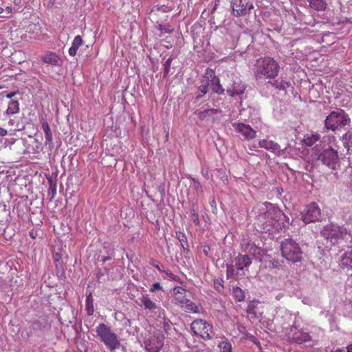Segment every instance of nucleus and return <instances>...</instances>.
Listing matches in <instances>:
<instances>
[{"label":"nucleus","mask_w":352,"mask_h":352,"mask_svg":"<svg viewBox=\"0 0 352 352\" xmlns=\"http://www.w3.org/2000/svg\"><path fill=\"white\" fill-rule=\"evenodd\" d=\"M252 213L256 216L254 225L262 233L272 234L282 226L285 227V223H289V217L268 202L258 204L254 208Z\"/></svg>","instance_id":"1"},{"label":"nucleus","mask_w":352,"mask_h":352,"mask_svg":"<svg viewBox=\"0 0 352 352\" xmlns=\"http://www.w3.org/2000/svg\"><path fill=\"white\" fill-rule=\"evenodd\" d=\"M321 236L331 245H337L341 240L351 242L352 236L344 226L330 223L324 226L320 231Z\"/></svg>","instance_id":"2"},{"label":"nucleus","mask_w":352,"mask_h":352,"mask_svg":"<svg viewBox=\"0 0 352 352\" xmlns=\"http://www.w3.org/2000/svg\"><path fill=\"white\" fill-rule=\"evenodd\" d=\"M279 65L272 58L265 57L257 60L254 75L256 79L263 76L267 78H274L279 72Z\"/></svg>","instance_id":"3"},{"label":"nucleus","mask_w":352,"mask_h":352,"mask_svg":"<svg viewBox=\"0 0 352 352\" xmlns=\"http://www.w3.org/2000/svg\"><path fill=\"white\" fill-rule=\"evenodd\" d=\"M96 333L100 341L110 351H113L120 346L118 336L111 330L110 327L104 323H100L96 327Z\"/></svg>","instance_id":"4"},{"label":"nucleus","mask_w":352,"mask_h":352,"mask_svg":"<svg viewBox=\"0 0 352 352\" xmlns=\"http://www.w3.org/2000/svg\"><path fill=\"white\" fill-rule=\"evenodd\" d=\"M351 122L349 115L342 109L332 111L324 120V127L331 131L340 130Z\"/></svg>","instance_id":"5"},{"label":"nucleus","mask_w":352,"mask_h":352,"mask_svg":"<svg viewBox=\"0 0 352 352\" xmlns=\"http://www.w3.org/2000/svg\"><path fill=\"white\" fill-rule=\"evenodd\" d=\"M282 256L287 261L292 263L300 262L302 258V251L294 239L289 238L283 240L280 243Z\"/></svg>","instance_id":"6"},{"label":"nucleus","mask_w":352,"mask_h":352,"mask_svg":"<svg viewBox=\"0 0 352 352\" xmlns=\"http://www.w3.org/2000/svg\"><path fill=\"white\" fill-rule=\"evenodd\" d=\"M317 160L332 173L337 172L340 168V160L337 150L331 146L324 148L317 157Z\"/></svg>","instance_id":"7"},{"label":"nucleus","mask_w":352,"mask_h":352,"mask_svg":"<svg viewBox=\"0 0 352 352\" xmlns=\"http://www.w3.org/2000/svg\"><path fill=\"white\" fill-rule=\"evenodd\" d=\"M231 7L232 14L236 17L246 16L254 8L253 3L250 0H232Z\"/></svg>","instance_id":"8"},{"label":"nucleus","mask_w":352,"mask_h":352,"mask_svg":"<svg viewBox=\"0 0 352 352\" xmlns=\"http://www.w3.org/2000/svg\"><path fill=\"white\" fill-rule=\"evenodd\" d=\"M233 75H227V78L223 85L226 87V91L229 96H240L244 93L245 87L241 80H233Z\"/></svg>","instance_id":"9"},{"label":"nucleus","mask_w":352,"mask_h":352,"mask_svg":"<svg viewBox=\"0 0 352 352\" xmlns=\"http://www.w3.org/2000/svg\"><path fill=\"white\" fill-rule=\"evenodd\" d=\"M321 217L320 209L315 202L308 205L304 212L301 213V219L305 224L319 221Z\"/></svg>","instance_id":"10"},{"label":"nucleus","mask_w":352,"mask_h":352,"mask_svg":"<svg viewBox=\"0 0 352 352\" xmlns=\"http://www.w3.org/2000/svg\"><path fill=\"white\" fill-rule=\"evenodd\" d=\"M164 336L160 333L149 335L144 340L145 349L148 352H159L164 346Z\"/></svg>","instance_id":"11"},{"label":"nucleus","mask_w":352,"mask_h":352,"mask_svg":"<svg viewBox=\"0 0 352 352\" xmlns=\"http://www.w3.org/2000/svg\"><path fill=\"white\" fill-rule=\"evenodd\" d=\"M232 126L246 140H252L256 137V131L248 124L242 122H233Z\"/></svg>","instance_id":"12"},{"label":"nucleus","mask_w":352,"mask_h":352,"mask_svg":"<svg viewBox=\"0 0 352 352\" xmlns=\"http://www.w3.org/2000/svg\"><path fill=\"white\" fill-rule=\"evenodd\" d=\"M138 305L144 309L148 310L151 313L157 314L160 310V307L153 300H152L148 295L144 294L138 298Z\"/></svg>","instance_id":"13"},{"label":"nucleus","mask_w":352,"mask_h":352,"mask_svg":"<svg viewBox=\"0 0 352 352\" xmlns=\"http://www.w3.org/2000/svg\"><path fill=\"white\" fill-rule=\"evenodd\" d=\"M209 327V324L202 320H195L190 324V329L195 334H201L202 331H204V333L207 334V338L211 339L212 337L207 333Z\"/></svg>","instance_id":"14"},{"label":"nucleus","mask_w":352,"mask_h":352,"mask_svg":"<svg viewBox=\"0 0 352 352\" xmlns=\"http://www.w3.org/2000/svg\"><path fill=\"white\" fill-rule=\"evenodd\" d=\"M339 265L346 271H352V249L348 250L341 254L339 258Z\"/></svg>","instance_id":"15"},{"label":"nucleus","mask_w":352,"mask_h":352,"mask_svg":"<svg viewBox=\"0 0 352 352\" xmlns=\"http://www.w3.org/2000/svg\"><path fill=\"white\" fill-rule=\"evenodd\" d=\"M210 85V78L208 76V71L206 73L202 80L200 81V85L198 87V93L195 97V102H197L208 91Z\"/></svg>","instance_id":"16"},{"label":"nucleus","mask_w":352,"mask_h":352,"mask_svg":"<svg viewBox=\"0 0 352 352\" xmlns=\"http://www.w3.org/2000/svg\"><path fill=\"white\" fill-rule=\"evenodd\" d=\"M252 263V259L249 255L239 254L234 258V266L238 270L242 271L248 268Z\"/></svg>","instance_id":"17"},{"label":"nucleus","mask_w":352,"mask_h":352,"mask_svg":"<svg viewBox=\"0 0 352 352\" xmlns=\"http://www.w3.org/2000/svg\"><path fill=\"white\" fill-rule=\"evenodd\" d=\"M258 145L261 148H265L266 150L273 152L277 155H280L282 151L280 145L272 140H261L259 141Z\"/></svg>","instance_id":"18"},{"label":"nucleus","mask_w":352,"mask_h":352,"mask_svg":"<svg viewBox=\"0 0 352 352\" xmlns=\"http://www.w3.org/2000/svg\"><path fill=\"white\" fill-rule=\"evenodd\" d=\"M246 248L250 254L260 261H261L262 257L265 254V250L254 243H248Z\"/></svg>","instance_id":"19"},{"label":"nucleus","mask_w":352,"mask_h":352,"mask_svg":"<svg viewBox=\"0 0 352 352\" xmlns=\"http://www.w3.org/2000/svg\"><path fill=\"white\" fill-rule=\"evenodd\" d=\"M212 78L210 80V82H211V88L214 92L218 94L219 95L223 94L225 91H226V88L224 89L223 85L220 84L219 78L214 75V73L211 72L210 74L209 78Z\"/></svg>","instance_id":"20"},{"label":"nucleus","mask_w":352,"mask_h":352,"mask_svg":"<svg viewBox=\"0 0 352 352\" xmlns=\"http://www.w3.org/2000/svg\"><path fill=\"white\" fill-rule=\"evenodd\" d=\"M290 340L292 342L302 344L305 342H309L311 340V336L307 332L299 331L292 333Z\"/></svg>","instance_id":"21"},{"label":"nucleus","mask_w":352,"mask_h":352,"mask_svg":"<svg viewBox=\"0 0 352 352\" xmlns=\"http://www.w3.org/2000/svg\"><path fill=\"white\" fill-rule=\"evenodd\" d=\"M41 60L52 65H58L60 61L59 56L52 52H47L41 57Z\"/></svg>","instance_id":"22"},{"label":"nucleus","mask_w":352,"mask_h":352,"mask_svg":"<svg viewBox=\"0 0 352 352\" xmlns=\"http://www.w3.org/2000/svg\"><path fill=\"white\" fill-rule=\"evenodd\" d=\"M268 83L271 84L276 89L280 91H286V89L290 86V82L282 78H278L273 81H269Z\"/></svg>","instance_id":"23"},{"label":"nucleus","mask_w":352,"mask_h":352,"mask_svg":"<svg viewBox=\"0 0 352 352\" xmlns=\"http://www.w3.org/2000/svg\"><path fill=\"white\" fill-rule=\"evenodd\" d=\"M217 347L220 352H232V344L225 336L220 338Z\"/></svg>","instance_id":"24"},{"label":"nucleus","mask_w":352,"mask_h":352,"mask_svg":"<svg viewBox=\"0 0 352 352\" xmlns=\"http://www.w3.org/2000/svg\"><path fill=\"white\" fill-rule=\"evenodd\" d=\"M41 126L45 133V144L52 145L53 138L48 122L46 120L43 121L42 122Z\"/></svg>","instance_id":"25"},{"label":"nucleus","mask_w":352,"mask_h":352,"mask_svg":"<svg viewBox=\"0 0 352 352\" xmlns=\"http://www.w3.org/2000/svg\"><path fill=\"white\" fill-rule=\"evenodd\" d=\"M82 44V38L80 35L74 37L71 47L69 49V54L71 56H74L76 54L77 50L79 47Z\"/></svg>","instance_id":"26"},{"label":"nucleus","mask_w":352,"mask_h":352,"mask_svg":"<svg viewBox=\"0 0 352 352\" xmlns=\"http://www.w3.org/2000/svg\"><path fill=\"white\" fill-rule=\"evenodd\" d=\"M309 6L317 11H324L327 8V3L324 0H307Z\"/></svg>","instance_id":"27"},{"label":"nucleus","mask_w":352,"mask_h":352,"mask_svg":"<svg viewBox=\"0 0 352 352\" xmlns=\"http://www.w3.org/2000/svg\"><path fill=\"white\" fill-rule=\"evenodd\" d=\"M19 102L17 100H12L9 102L5 115L11 116L19 112Z\"/></svg>","instance_id":"28"},{"label":"nucleus","mask_w":352,"mask_h":352,"mask_svg":"<svg viewBox=\"0 0 352 352\" xmlns=\"http://www.w3.org/2000/svg\"><path fill=\"white\" fill-rule=\"evenodd\" d=\"M218 111V109H208L204 111H196L195 113L197 115L200 120H204L207 117H211L213 115L217 113Z\"/></svg>","instance_id":"29"},{"label":"nucleus","mask_w":352,"mask_h":352,"mask_svg":"<svg viewBox=\"0 0 352 352\" xmlns=\"http://www.w3.org/2000/svg\"><path fill=\"white\" fill-rule=\"evenodd\" d=\"M343 146L348 151L352 150V132L348 131L342 136Z\"/></svg>","instance_id":"30"},{"label":"nucleus","mask_w":352,"mask_h":352,"mask_svg":"<svg viewBox=\"0 0 352 352\" xmlns=\"http://www.w3.org/2000/svg\"><path fill=\"white\" fill-rule=\"evenodd\" d=\"M173 293L175 295V298L180 302H184L186 299L184 298L186 289L182 287L177 286L173 288Z\"/></svg>","instance_id":"31"},{"label":"nucleus","mask_w":352,"mask_h":352,"mask_svg":"<svg viewBox=\"0 0 352 352\" xmlns=\"http://www.w3.org/2000/svg\"><path fill=\"white\" fill-rule=\"evenodd\" d=\"M257 305L258 302L256 301H250L248 302L247 308L245 309L246 312L250 315L252 316V318H258V316L257 315Z\"/></svg>","instance_id":"32"},{"label":"nucleus","mask_w":352,"mask_h":352,"mask_svg":"<svg viewBox=\"0 0 352 352\" xmlns=\"http://www.w3.org/2000/svg\"><path fill=\"white\" fill-rule=\"evenodd\" d=\"M320 138V135L318 133H315L305 136L303 141L307 146H311L319 141Z\"/></svg>","instance_id":"33"},{"label":"nucleus","mask_w":352,"mask_h":352,"mask_svg":"<svg viewBox=\"0 0 352 352\" xmlns=\"http://www.w3.org/2000/svg\"><path fill=\"white\" fill-rule=\"evenodd\" d=\"M233 297L238 302H242L245 300V294L243 291L239 287H233Z\"/></svg>","instance_id":"34"},{"label":"nucleus","mask_w":352,"mask_h":352,"mask_svg":"<svg viewBox=\"0 0 352 352\" xmlns=\"http://www.w3.org/2000/svg\"><path fill=\"white\" fill-rule=\"evenodd\" d=\"M86 309L87 314L91 316L94 314V303L91 294H89L86 298Z\"/></svg>","instance_id":"35"},{"label":"nucleus","mask_w":352,"mask_h":352,"mask_svg":"<svg viewBox=\"0 0 352 352\" xmlns=\"http://www.w3.org/2000/svg\"><path fill=\"white\" fill-rule=\"evenodd\" d=\"M48 182L50 184L48 194L51 197L50 199H52L56 195V184L52 179H48Z\"/></svg>","instance_id":"36"},{"label":"nucleus","mask_w":352,"mask_h":352,"mask_svg":"<svg viewBox=\"0 0 352 352\" xmlns=\"http://www.w3.org/2000/svg\"><path fill=\"white\" fill-rule=\"evenodd\" d=\"M173 59V58L172 56L169 57L166 60V62L164 64V74H163V77L165 78H167L169 76L170 71V65H171Z\"/></svg>","instance_id":"37"},{"label":"nucleus","mask_w":352,"mask_h":352,"mask_svg":"<svg viewBox=\"0 0 352 352\" xmlns=\"http://www.w3.org/2000/svg\"><path fill=\"white\" fill-rule=\"evenodd\" d=\"M175 236L177 239L180 242L182 247H184V245L188 246L186 236L184 232L178 231L176 232Z\"/></svg>","instance_id":"38"},{"label":"nucleus","mask_w":352,"mask_h":352,"mask_svg":"<svg viewBox=\"0 0 352 352\" xmlns=\"http://www.w3.org/2000/svg\"><path fill=\"white\" fill-rule=\"evenodd\" d=\"M227 270L226 274L228 278H234V269L232 264H226Z\"/></svg>","instance_id":"39"},{"label":"nucleus","mask_w":352,"mask_h":352,"mask_svg":"<svg viewBox=\"0 0 352 352\" xmlns=\"http://www.w3.org/2000/svg\"><path fill=\"white\" fill-rule=\"evenodd\" d=\"M190 219L195 225H197V226L199 225V214L195 209L192 210V214H191Z\"/></svg>","instance_id":"40"},{"label":"nucleus","mask_w":352,"mask_h":352,"mask_svg":"<svg viewBox=\"0 0 352 352\" xmlns=\"http://www.w3.org/2000/svg\"><path fill=\"white\" fill-rule=\"evenodd\" d=\"M186 309L188 311H192V312H194V313H197L198 312V307L194 303V302H190V303H188L186 305Z\"/></svg>","instance_id":"41"},{"label":"nucleus","mask_w":352,"mask_h":352,"mask_svg":"<svg viewBox=\"0 0 352 352\" xmlns=\"http://www.w3.org/2000/svg\"><path fill=\"white\" fill-rule=\"evenodd\" d=\"M192 180L194 183V188L196 190V191L202 192V186L201 185L198 179L195 178H192Z\"/></svg>","instance_id":"42"},{"label":"nucleus","mask_w":352,"mask_h":352,"mask_svg":"<svg viewBox=\"0 0 352 352\" xmlns=\"http://www.w3.org/2000/svg\"><path fill=\"white\" fill-rule=\"evenodd\" d=\"M163 272L165 273L168 276H169L170 278H172L174 280H177L178 279V277L176 275L173 274L172 273V272L169 270H164L163 271Z\"/></svg>","instance_id":"43"},{"label":"nucleus","mask_w":352,"mask_h":352,"mask_svg":"<svg viewBox=\"0 0 352 352\" xmlns=\"http://www.w3.org/2000/svg\"><path fill=\"white\" fill-rule=\"evenodd\" d=\"M162 287L159 283H155L153 284L152 287L151 288V292H155L156 290L161 289Z\"/></svg>","instance_id":"44"},{"label":"nucleus","mask_w":352,"mask_h":352,"mask_svg":"<svg viewBox=\"0 0 352 352\" xmlns=\"http://www.w3.org/2000/svg\"><path fill=\"white\" fill-rule=\"evenodd\" d=\"M214 285L216 287V289L218 290V291H221V289L223 288V285L221 284L220 281L219 280H214Z\"/></svg>","instance_id":"45"},{"label":"nucleus","mask_w":352,"mask_h":352,"mask_svg":"<svg viewBox=\"0 0 352 352\" xmlns=\"http://www.w3.org/2000/svg\"><path fill=\"white\" fill-rule=\"evenodd\" d=\"M114 256V252L112 251L110 254L109 256H104L102 259V263H104L105 262H107V261H109L111 259L112 256Z\"/></svg>","instance_id":"46"},{"label":"nucleus","mask_w":352,"mask_h":352,"mask_svg":"<svg viewBox=\"0 0 352 352\" xmlns=\"http://www.w3.org/2000/svg\"><path fill=\"white\" fill-rule=\"evenodd\" d=\"M201 174L206 179H209V173L208 170L203 168L201 170Z\"/></svg>","instance_id":"47"},{"label":"nucleus","mask_w":352,"mask_h":352,"mask_svg":"<svg viewBox=\"0 0 352 352\" xmlns=\"http://www.w3.org/2000/svg\"><path fill=\"white\" fill-rule=\"evenodd\" d=\"M153 266L162 272H163V271L164 270V267L163 266L161 267L159 264L153 263Z\"/></svg>","instance_id":"48"},{"label":"nucleus","mask_w":352,"mask_h":352,"mask_svg":"<svg viewBox=\"0 0 352 352\" xmlns=\"http://www.w3.org/2000/svg\"><path fill=\"white\" fill-rule=\"evenodd\" d=\"M34 329H39L41 326V322L38 320H36L32 323Z\"/></svg>","instance_id":"49"},{"label":"nucleus","mask_w":352,"mask_h":352,"mask_svg":"<svg viewBox=\"0 0 352 352\" xmlns=\"http://www.w3.org/2000/svg\"><path fill=\"white\" fill-rule=\"evenodd\" d=\"M7 130L5 129L0 127V136H6L7 135Z\"/></svg>","instance_id":"50"},{"label":"nucleus","mask_w":352,"mask_h":352,"mask_svg":"<svg viewBox=\"0 0 352 352\" xmlns=\"http://www.w3.org/2000/svg\"><path fill=\"white\" fill-rule=\"evenodd\" d=\"M18 92L17 91H12V92H10L8 94L6 95V97L8 98H13Z\"/></svg>","instance_id":"51"},{"label":"nucleus","mask_w":352,"mask_h":352,"mask_svg":"<svg viewBox=\"0 0 352 352\" xmlns=\"http://www.w3.org/2000/svg\"><path fill=\"white\" fill-rule=\"evenodd\" d=\"M6 11L7 14H10L12 12V8L11 6H6Z\"/></svg>","instance_id":"52"},{"label":"nucleus","mask_w":352,"mask_h":352,"mask_svg":"<svg viewBox=\"0 0 352 352\" xmlns=\"http://www.w3.org/2000/svg\"><path fill=\"white\" fill-rule=\"evenodd\" d=\"M14 124H15V120H14V119L10 118V119L9 120V121H8V124H9L10 126H14Z\"/></svg>","instance_id":"53"},{"label":"nucleus","mask_w":352,"mask_h":352,"mask_svg":"<svg viewBox=\"0 0 352 352\" xmlns=\"http://www.w3.org/2000/svg\"><path fill=\"white\" fill-rule=\"evenodd\" d=\"M210 206L213 208H216V201L214 199H212L210 201Z\"/></svg>","instance_id":"54"},{"label":"nucleus","mask_w":352,"mask_h":352,"mask_svg":"<svg viewBox=\"0 0 352 352\" xmlns=\"http://www.w3.org/2000/svg\"><path fill=\"white\" fill-rule=\"evenodd\" d=\"M21 336H22L23 338H28V337L30 336V335H29V333H26L25 334V332H24V331H22V333H21Z\"/></svg>","instance_id":"55"},{"label":"nucleus","mask_w":352,"mask_h":352,"mask_svg":"<svg viewBox=\"0 0 352 352\" xmlns=\"http://www.w3.org/2000/svg\"><path fill=\"white\" fill-rule=\"evenodd\" d=\"M188 246H186V245H184V247H182L184 252H189V249L188 248Z\"/></svg>","instance_id":"56"},{"label":"nucleus","mask_w":352,"mask_h":352,"mask_svg":"<svg viewBox=\"0 0 352 352\" xmlns=\"http://www.w3.org/2000/svg\"><path fill=\"white\" fill-rule=\"evenodd\" d=\"M333 352H345V350L342 349H338L335 350Z\"/></svg>","instance_id":"57"},{"label":"nucleus","mask_w":352,"mask_h":352,"mask_svg":"<svg viewBox=\"0 0 352 352\" xmlns=\"http://www.w3.org/2000/svg\"><path fill=\"white\" fill-rule=\"evenodd\" d=\"M14 3L15 5H19L21 3V0H14Z\"/></svg>","instance_id":"58"},{"label":"nucleus","mask_w":352,"mask_h":352,"mask_svg":"<svg viewBox=\"0 0 352 352\" xmlns=\"http://www.w3.org/2000/svg\"><path fill=\"white\" fill-rule=\"evenodd\" d=\"M102 275H103V274H102V273H98V274H97V278H98V279H100Z\"/></svg>","instance_id":"59"},{"label":"nucleus","mask_w":352,"mask_h":352,"mask_svg":"<svg viewBox=\"0 0 352 352\" xmlns=\"http://www.w3.org/2000/svg\"><path fill=\"white\" fill-rule=\"evenodd\" d=\"M4 12V9L1 7H0V14H3Z\"/></svg>","instance_id":"60"},{"label":"nucleus","mask_w":352,"mask_h":352,"mask_svg":"<svg viewBox=\"0 0 352 352\" xmlns=\"http://www.w3.org/2000/svg\"><path fill=\"white\" fill-rule=\"evenodd\" d=\"M204 252L206 255L208 254V250H206V247L204 249Z\"/></svg>","instance_id":"61"},{"label":"nucleus","mask_w":352,"mask_h":352,"mask_svg":"<svg viewBox=\"0 0 352 352\" xmlns=\"http://www.w3.org/2000/svg\"><path fill=\"white\" fill-rule=\"evenodd\" d=\"M14 130L20 131V129H19V128H16V129H14Z\"/></svg>","instance_id":"62"},{"label":"nucleus","mask_w":352,"mask_h":352,"mask_svg":"<svg viewBox=\"0 0 352 352\" xmlns=\"http://www.w3.org/2000/svg\"><path fill=\"white\" fill-rule=\"evenodd\" d=\"M31 237L34 238L33 234H31Z\"/></svg>","instance_id":"63"},{"label":"nucleus","mask_w":352,"mask_h":352,"mask_svg":"<svg viewBox=\"0 0 352 352\" xmlns=\"http://www.w3.org/2000/svg\"><path fill=\"white\" fill-rule=\"evenodd\" d=\"M31 237L34 238L33 234H31Z\"/></svg>","instance_id":"64"}]
</instances>
